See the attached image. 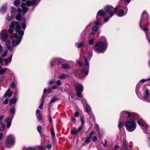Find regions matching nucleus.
Wrapping results in <instances>:
<instances>
[{"instance_id":"nucleus-1","label":"nucleus","mask_w":150,"mask_h":150,"mask_svg":"<svg viewBox=\"0 0 150 150\" xmlns=\"http://www.w3.org/2000/svg\"><path fill=\"white\" fill-rule=\"evenodd\" d=\"M25 19H24L23 22L22 23V28H21L18 23L16 21L11 22V25L9 26L8 32L11 34L13 32L14 28H15L16 33L13 36H11L10 39L12 41V44L10 40H7L6 42V48L8 50H11L14 47L18 45L21 42L24 34V31L26 28Z\"/></svg>"},{"instance_id":"nucleus-2","label":"nucleus","mask_w":150,"mask_h":150,"mask_svg":"<svg viewBox=\"0 0 150 150\" xmlns=\"http://www.w3.org/2000/svg\"><path fill=\"white\" fill-rule=\"evenodd\" d=\"M131 0H121L119 2V4L116 7H114L111 6H108L105 7L104 9L100 10L97 13V18L99 19V17L102 16H104L105 18L104 21L106 22L109 19L110 17H112L113 14L115 13L117 9H119L117 14L120 17H122L125 15L127 12V7H124L121 4H123L125 5H127L130 1Z\"/></svg>"},{"instance_id":"nucleus-3","label":"nucleus","mask_w":150,"mask_h":150,"mask_svg":"<svg viewBox=\"0 0 150 150\" xmlns=\"http://www.w3.org/2000/svg\"><path fill=\"white\" fill-rule=\"evenodd\" d=\"M88 44L84 46L86 49L87 51L89 50L86 57H84V61L82 65L83 69L80 71L76 70L74 71L76 76L79 79H83L88 74L89 68V61L92 56V53L90 47L88 46Z\"/></svg>"},{"instance_id":"nucleus-4","label":"nucleus","mask_w":150,"mask_h":150,"mask_svg":"<svg viewBox=\"0 0 150 150\" xmlns=\"http://www.w3.org/2000/svg\"><path fill=\"white\" fill-rule=\"evenodd\" d=\"M136 120H137L138 124L143 130L144 132L146 134H150V133L147 132L148 131L149 129V126L148 125H144L143 124L144 121L141 118H138L137 119L132 118L130 120L126 121L125 122V125L127 130L129 132H132L134 130L137 126L135 122Z\"/></svg>"},{"instance_id":"nucleus-5","label":"nucleus","mask_w":150,"mask_h":150,"mask_svg":"<svg viewBox=\"0 0 150 150\" xmlns=\"http://www.w3.org/2000/svg\"><path fill=\"white\" fill-rule=\"evenodd\" d=\"M107 44L105 38L101 37L94 45L95 51L99 53L104 52L107 48Z\"/></svg>"},{"instance_id":"nucleus-6","label":"nucleus","mask_w":150,"mask_h":150,"mask_svg":"<svg viewBox=\"0 0 150 150\" xmlns=\"http://www.w3.org/2000/svg\"><path fill=\"white\" fill-rule=\"evenodd\" d=\"M149 19V15L147 13V12L146 11H144L142 13V18L140 22L139 26L140 28L145 32L148 31V29L147 28H146V25H144L143 26H142L143 21L145 20V21H146L145 23H147Z\"/></svg>"},{"instance_id":"nucleus-7","label":"nucleus","mask_w":150,"mask_h":150,"mask_svg":"<svg viewBox=\"0 0 150 150\" xmlns=\"http://www.w3.org/2000/svg\"><path fill=\"white\" fill-rule=\"evenodd\" d=\"M81 100L84 105V107L86 111L89 113V115L91 117V119H90L89 120V122H91L92 121H94V115L91 112V108L88 105L84 99H82Z\"/></svg>"},{"instance_id":"nucleus-8","label":"nucleus","mask_w":150,"mask_h":150,"mask_svg":"<svg viewBox=\"0 0 150 150\" xmlns=\"http://www.w3.org/2000/svg\"><path fill=\"white\" fill-rule=\"evenodd\" d=\"M15 111V107L13 106L12 108L10 109L11 113L10 116L5 120V122L7 124V127L8 128H9L11 125L12 120Z\"/></svg>"},{"instance_id":"nucleus-9","label":"nucleus","mask_w":150,"mask_h":150,"mask_svg":"<svg viewBox=\"0 0 150 150\" xmlns=\"http://www.w3.org/2000/svg\"><path fill=\"white\" fill-rule=\"evenodd\" d=\"M120 118L122 120H128L132 119V115L131 112L127 111H123L120 113Z\"/></svg>"},{"instance_id":"nucleus-10","label":"nucleus","mask_w":150,"mask_h":150,"mask_svg":"<svg viewBox=\"0 0 150 150\" xmlns=\"http://www.w3.org/2000/svg\"><path fill=\"white\" fill-rule=\"evenodd\" d=\"M15 138L12 135L8 136L5 140V145L8 148L12 146L15 143Z\"/></svg>"},{"instance_id":"nucleus-11","label":"nucleus","mask_w":150,"mask_h":150,"mask_svg":"<svg viewBox=\"0 0 150 150\" xmlns=\"http://www.w3.org/2000/svg\"><path fill=\"white\" fill-rule=\"evenodd\" d=\"M36 0H31V1H28L26 2V4H22L21 5V7L23 10V13H24L27 11L28 8L26 6H36L37 4H36Z\"/></svg>"},{"instance_id":"nucleus-12","label":"nucleus","mask_w":150,"mask_h":150,"mask_svg":"<svg viewBox=\"0 0 150 150\" xmlns=\"http://www.w3.org/2000/svg\"><path fill=\"white\" fill-rule=\"evenodd\" d=\"M76 96L78 97L81 98L83 99L82 93L83 91V87L82 85L80 84L77 83L76 86Z\"/></svg>"},{"instance_id":"nucleus-13","label":"nucleus","mask_w":150,"mask_h":150,"mask_svg":"<svg viewBox=\"0 0 150 150\" xmlns=\"http://www.w3.org/2000/svg\"><path fill=\"white\" fill-rule=\"evenodd\" d=\"M8 35L7 31L5 30H3L0 33V39L4 42H5L8 38Z\"/></svg>"},{"instance_id":"nucleus-14","label":"nucleus","mask_w":150,"mask_h":150,"mask_svg":"<svg viewBox=\"0 0 150 150\" xmlns=\"http://www.w3.org/2000/svg\"><path fill=\"white\" fill-rule=\"evenodd\" d=\"M83 129V126L81 125L77 129L76 128H74L71 130V132L72 134L75 135V136L80 134H81V131Z\"/></svg>"},{"instance_id":"nucleus-15","label":"nucleus","mask_w":150,"mask_h":150,"mask_svg":"<svg viewBox=\"0 0 150 150\" xmlns=\"http://www.w3.org/2000/svg\"><path fill=\"white\" fill-rule=\"evenodd\" d=\"M104 17V16H100L99 19H97V16H96V19L97 21L96 22V25L94 26L92 28V30L94 31H96L98 30L99 29L98 26L101 25V23L99 22L102 18Z\"/></svg>"},{"instance_id":"nucleus-16","label":"nucleus","mask_w":150,"mask_h":150,"mask_svg":"<svg viewBox=\"0 0 150 150\" xmlns=\"http://www.w3.org/2000/svg\"><path fill=\"white\" fill-rule=\"evenodd\" d=\"M62 60L61 59L54 58L52 60L51 62V64L52 66L54 64H57L59 63H60L62 62Z\"/></svg>"},{"instance_id":"nucleus-17","label":"nucleus","mask_w":150,"mask_h":150,"mask_svg":"<svg viewBox=\"0 0 150 150\" xmlns=\"http://www.w3.org/2000/svg\"><path fill=\"white\" fill-rule=\"evenodd\" d=\"M12 54H10L8 59H5L4 60V61L5 62V64L7 66L8 64H10L12 60Z\"/></svg>"},{"instance_id":"nucleus-18","label":"nucleus","mask_w":150,"mask_h":150,"mask_svg":"<svg viewBox=\"0 0 150 150\" xmlns=\"http://www.w3.org/2000/svg\"><path fill=\"white\" fill-rule=\"evenodd\" d=\"M4 117V115H2L0 117V124L1 125V127L0 128V131H1L4 129L5 127V124L4 123H1V120L3 119Z\"/></svg>"},{"instance_id":"nucleus-19","label":"nucleus","mask_w":150,"mask_h":150,"mask_svg":"<svg viewBox=\"0 0 150 150\" xmlns=\"http://www.w3.org/2000/svg\"><path fill=\"white\" fill-rule=\"evenodd\" d=\"M149 91L148 89H146L143 96V98L146 100H147L149 98Z\"/></svg>"},{"instance_id":"nucleus-20","label":"nucleus","mask_w":150,"mask_h":150,"mask_svg":"<svg viewBox=\"0 0 150 150\" xmlns=\"http://www.w3.org/2000/svg\"><path fill=\"white\" fill-rule=\"evenodd\" d=\"M7 71V72H9L10 71L9 69L7 68H3L0 69V75L4 74Z\"/></svg>"},{"instance_id":"nucleus-21","label":"nucleus","mask_w":150,"mask_h":150,"mask_svg":"<svg viewBox=\"0 0 150 150\" xmlns=\"http://www.w3.org/2000/svg\"><path fill=\"white\" fill-rule=\"evenodd\" d=\"M12 92L9 89H8L4 97V98H6L7 97H10L12 95Z\"/></svg>"},{"instance_id":"nucleus-22","label":"nucleus","mask_w":150,"mask_h":150,"mask_svg":"<svg viewBox=\"0 0 150 150\" xmlns=\"http://www.w3.org/2000/svg\"><path fill=\"white\" fill-rule=\"evenodd\" d=\"M17 100V98L16 97L13 98L10 100L9 101V105L11 106L13 104H14V105H15L16 103Z\"/></svg>"},{"instance_id":"nucleus-23","label":"nucleus","mask_w":150,"mask_h":150,"mask_svg":"<svg viewBox=\"0 0 150 150\" xmlns=\"http://www.w3.org/2000/svg\"><path fill=\"white\" fill-rule=\"evenodd\" d=\"M69 77L67 74H62L59 76V79H64L67 78Z\"/></svg>"},{"instance_id":"nucleus-24","label":"nucleus","mask_w":150,"mask_h":150,"mask_svg":"<svg viewBox=\"0 0 150 150\" xmlns=\"http://www.w3.org/2000/svg\"><path fill=\"white\" fill-rule=\"evenodd\" d=\"M125 121L124 120H122L121 119V118H120V120L119 121V128L120 129L122 127L123 125L124 124V122Z\"/></svg>"},{"instance_id":"nucleus-25","label":"nucleus","mask_w":150,"mask_h":150,"mask_svg":"<svg viewBox=\"0 0 150 150\" xmlns=\"http://www.w3.org/2000/svg\"><path fill=\"white\" fill-rule=\"evenodd\" d=\"M7 6L6 5L3 6L1 8L0 11L2 13H4L6 10Z\"/></svg>"},{"instance_id":"nucleus-26","label":"nucleus","mask_w":150,"mask_h":150,"mask_svg":"<svg viewBox=\"0 0 150 150\" xmlns=\"http://www.w3.org/2000/svg\"><path fill=\"white\" fill-rule=\"evenodd\" d=\"M16 82L15 81L12 82L10 84V86L12 88H16Z\"/></svg>"},{"instance_id":"nucleus-27","label":"nucleus","mask_w":150,"mask_h":150,"mask_svg":"<svg viewBox=\"0 0 150 150\" xmlns=\"http://www.w3.org/2000/svg\"><path fill=\"white\" fill-rule=\"evenodd\" d=\"M62 67L64 69H69L70 68V66L66 64H63L62 65Z\"/></svg>"},{"instance_id":"nucleus-28","label":"nucleus","mask_w":150,"mask_h":150,"mask_svg":"<svg viewBox=\"0 0 150 150\" xmlns=\"http://www.w3.org/2000/svg\"><path fill=\"white\" fill-rule=\"evenodd\" d=\"M45 99V97L44 96H42V101L41 103L39 106V108L41 109H42L43 107V103H44V100Z\"/></svg>"},{"instance_id":"nucleus-29","label":"nucleus","mask_w":150,"mask_h":150,"mask_svg":"<svg viewBox=\"0 0 150 150\" xmlns=\"http://www.w3.org/2000/svg\"><path fill=\"white\" fill-rule=\"evenodd\" d=\"M83 43L81 42L80 43L78 42H76L75 43V46L78 48H81L83 45Z\"/></svg>"},{"instance_id":"nucleus-30","label":"nucleus","mask_w":150,"mask_h":150,"mask_svg":"<svg viewBox=\"0 0 150 150\" xmlns=\"http://www.w3.org/2000/svg\"><path fill=\"white\" fill-rule=\"evenodd\" d=\"M21 18V13H18L16 16V19L17 20L19 21L20 20Z\"/></svg>"},{"instance_id":"nucleus-31","label":"nucleus","mask_w":150,"mask_h":150,"mask_svg":"<svg viewBox=\"0 0 150 150\" xmlns=\"http://www.w3.org/2000/svg\"><path fill=\"white\" fill-rule=\"evenodd\" d=\"M36 115L38 120H42V115L41 113L36 114Z\"/></svg>"},{"instance_id":"nucleus-32","label":"nucleus","mask_w":150,"mask_h":150,"mask_svg":"<svg viewBox=\"0 0 150 150\" xmlns=\"http://www.w3.org/2000/svg\"><path fill=\"white\" fill-rule=\"evenodd\" d=\"M59 99L58 98H56V97H54L52 98V100H51L50 103H54L56 101L58 100Z\"/></svg>"},{"instance_id":"nucleus-33","label":"nucleus","mask_w":150,"mask_h":150,"mask_svg":"<svg viewBox=\"0 0 150 150\" xmlns=\"http://www.w3.org/2000/svg\"><path fill=\"white\" fill-rule=\"evenodd\" d=\"M20 2V0H16L14 1V4L16 6H18Z\"/></svg>"},{"instance_id":"nucleus-34","label":"nucleus","mask_w":150,"mask_h":150,"mask_svg":"<svg viewBox=\"0 0 150 150\" xmlns=\"http://www.w3.org/2000/svg\"><path fill=\"white\" fill-rule=\"evenodd\" d=\"M150 81V78L146 79H142L141 80L139 81L140 82H142L144 83L146 82L147 81Z\"/></svg>"},{"instance_id":"nucleus-35","label":"nucleus","mask_w":150,"mask_h":150,"mask_svg":"<svg viewBox=\"0 0 150 150\" xmlns=\"http://www.w3.org/2000/svg\"><path fill=\"white\" fill-rule=\"evenodd\" d=\"M13 16H11V17H9V14L8 13V14H7V16L6 18V19L8 21H11V20L13 19Z\"/></svg>"},{"instance_id":"nucleus-36","label":"nucleus","mask_w":150,"mask_h":150,"mask_svg":"<svg viewBox=\"0 0 150 150\" xmlns=\"http://www.w3.org/2000/svg\"><path fill=\"white\" fill-rule=\"evenodd\" d=\"M94 39H90L88 42V43L90 45H93L94 42Z\"/></svg>"},{"instance_id":"nucleus-37","label":"nucleus","mask_w":150,"mask_h":150,"mask_svg":"<svg viewBox=\"0 0 150 150\" xmlns=\"http://www.w3.org/2000/svg\"><path fill=\"white\" fill-rule=\"evenodd\" d=\"M16 10L13 7H11V8L10 12L11 13L14 12H16Z\"/></svg>"},{"instance_id":"nucleus-38","label":"nucleus","mask_w":150,"mask_h":150,"mask_svg":"<svg viewBox=\"0 0 150 150\" xmlns=\"http://www.w3.org/2000/svg\"><path fill=\"white\" fill-rule=\"evenodd\" d=\"M95 128L96 130V131H97V132H99V126L97 124H95Z\"/></svg>"},{"instance_id":"nucleus-39","label":"nucleus","mask_w":150,"mask_h":150,"mask_svg":"<svg viewBox=\"0 0 150 150\" xmlns=\"http://www.w3.org/2000/svg\"><path fill=\"white\" fill-rule=\"evenodd\" d=\"M146 37L148 40L149 42V44H150V35H149V33H146Z\"/></svg>"},{"instance_id":"nucleus-40","label":"nucleus","mask_w":150,"mask_h":150,"mask_svg":"<svg viewBox=\"0 0 150 150\" xmlns=\"http://www.w3.org/2000/svg\"><path fill=\"white\" fill-rule=\"evenodd\" d=\"M51 134H52V137L54 138L55 137V135L54 130L53 128H52V129L51 130Z\"/></svg>"},{"instance_id":"nucleus-41","label":"nucleus","mask_w":150,"mask_h":150,"mask_svg":"<svg viewBox=\"0 0 150 150\" xmlns=\"http://www.w3.org/2000/svg\"><path fill=\"white\" fill-rule=\"evenodd\" d=\"M42 129V127L40 125L38 126L37 127V130L40 133Z\"/></svg>"},{"instance_id":"nucleus-42","label":"nucleus","mask_w":150,"mask_h":150,"mask_svg":"<svg viewBox=\"0 0 150 150\" xmlns=\"http://www.w3.org/2000/svg\"><path fill=\"white\" fill-rule=\"evenodd\" d=\"M80 120L81 122L82 125H83L84 123V121L83 120V117H80Z\"/></svg>"},{"instance_id":"nucleus-43","label":"nucleus","mask_w":150,"mask_h":150,"mask_svg":"<svg viewBox=\"0 0 150 150\" xmlns=\"http://www.w3.org/2000/svg\"><path fill=\"white\" fill-rule=\"evenodd\" d=\"M56 84L58 86H60L62 84V83L60 80H58L57 81Z\"/></svg>"},{"instance_id":"nucleus-44","label":"nucleus","mask_w":150,"mask_h":150,"mask_svg":"<svg viewBox=\"0 0 150 150\" xmlns=\"http://www.w3.org/2000/svg\"><path fill=\"white\" fill-rule=\"evenodd\" d=\"M91 138V137H87L86 138V139L85 140V142H87V143L89 142H90Z\"/></svg>"},{"instance_id":"nucleus-45","label":"nucleus","mask_w":150,"mask_h":150,"mask_svg":"<svg viewBox=\"0 0 150 150\" xmlns=\"http://www.w3.org/2000/svg\"><path fill=\"white\" fill-rule=\"evenodd\" d=\"M3 58L1 57H0V64H1L2 65H3L4 64H3Z\"/></svg>"},{"instance_id":"nucleus-46","label":"nucleus","mask_w":150,"mask_h":150,"mask_svg":"<svg viewBox=\"0 0 150 150\" xmlns=\"http://www.w3.org/2000/svg\"><path fill=\"white\" fill-rule=\"evenodd\" d=\"M79 113L78 111H76V112H75L74 116L76 117H78L79 116Z\"/></svg>"},{"instance_id":"nucleus-47","label":"nucleus","mask_w":150,"mask_h":150,"mask_svg":"<svg viewBox=\"0 0 150 150\" xmlns=\"http://www.w3.org/2000/svg\"><path fill=\"white\" fill-rule=\"evenodd\" d=\"M9 100V99L8 98H7L4 101L3 103L4 104H7L8 103Z\"/></svg>"},{"instance_id":"nucleus-48","label":"nucleus","mask_w":150,"mask_h":150,"mask_svg":"<svg viewBox=\"0 0 150 150\" xmlns=\"http://www.w3.org/2000/svg\"><path fill=\"white\" fill-rule=\"evenodd\" d=\"M107 144V140L106 139H105L104 140V143H102V145L103 146L105 147L106 145Z\"/></svg>"},{"instance_id":"nucleus-49","label":"nucleus","mask_w":150,"mask_h":150,"mask_svg":"<svg viewBox=\"0 0 150 150\" xmlns=\"http://www.w3.org/2000/svg\"><path fill=\"white\" fill-rule=\"evenodd\" d=\"M46 146L48 149H50L51 148L52 145L51 144H48Z\"/></svg>"},{"instance_id":"nucleus-50","label":"nucleus","mask_w":150,"mask_h":150,"mask_svg":"<svg viewBox=\"0 0 150 150\" xmlns=\"http://www.w3.org/2000/svg\"><path fill=\"white\" fill-rule=\"evenodd\" d=\"M16 11L18 13H21L22 11V10L20 8H18L17 10H16Z\"/></svg>"},{"instance_id":"nucleus-51","label":"nucleus","mask_w":150,"mask_h":150,"mask_svg":"<svg viewBox=\"0 0 150 150\" xmlns=\"http://www.w3.org/2000/svg\"><path fill=\"white\" fill-rule=\"evenodd\" d=\"M49 121L50 124H52V120L51 116L50 115L49 116Z\"/></svg>"},{"instance_id":"nucleus-52","label":"nucleus","mask_w":150,"mask_h":150,"mask_svg":"<svg viewBox=\"0 0 150 150\" xmlns=\"http://www.w3.org/2000/svg\"><path fill=\"white\" fill-rule=\"evenodd\" d=\"M8 50H6L4 52V54H3L2 56L4 57L6 56L7 54Z\"/></svg>"},{"instance_id":"nucleus-53","label":"nucleus","mask_w":150,"mask_h":150,"mask_svg":"<svg viewBox=\"0 0 150 150\" xmlns=\"http://www.w3.org/2000/svg\"><path fill=\"white\" fill-rule=\"evenodd\" d=\"M4 136V134L2 133H0V139H2Z\"/></svg>"},{"instance_id":"nucleus-54","label":"nucleus","mask_w":150,"mask_h":150,"mask_svg":"<svg viewBox=\"0 0 150 150\" xmlns=\"http://www.w3.org/2000/svg\"><path fill=\"white\" fill-rule=\"evenodd\" d=\"M26 150H35V149L33 148L29 147L27 148Z\"/></svg>"},{"instance_id":"nucleus-55","label":"nucleus","mask_w":150,"mask_h":150,"mask_svg":"<svg viewBox=\"0 0 150 150\" xmlns=\"http://www.w3.org/2000/svg\"><path fill=\"white\" fill-rule=\"evenodd\" d=\"M97 139V137L96 136H94L93 138V141H95Z\"/></svg>"},{"instance_id":"nucleus-56","label":"nucleus","mask_w":150,"mask_h":150,"mask_svg":"<svg viewBox=\"0 0 150 150\" xmlns=\"http://www.w3.org/2000/svg\"><path fill=\"white\" fill-rule=\"evenodd\" d=\"M54 80H52L50 81L49 82V83L50 84H52L54 82Z\"/></svg>"},{"instance_id":"nucleus-57","label":"nucleus","mask_w":150,"mask_h":150,"mask_svg":"<svg viewBox=\"0 0 150 150\" xmlns=\"http://www.w3.org/2000/svg\"><path fill=\"white\" fill-rule=\"evenodd\" d=\"M3 50V47L2 45L0 44V53L2 52Z\"/></svg>"},{"instance_id":"nucleus-58","label":"nucleus","mask_w":150,"mask_h":150,"mask_svg":"<svg viewBox=\"0 0 150 150\" xmlns=\"http://www.w3.org/2000/svg\"><path fill=\"white\" fill-rule=\"evenodd\" d=\"M76 62L78 64L80 65H81V62H80V61L79 60H77L76 61Z\"/></svg>"},{"instance_id":"nucleus-59","label":"nucleus","mask_w":150,"mask_h":150,"mask_svg":"<svg viewBox=\"0 0 150 150\" xmlns=\"http://www.w3.org/2000/svg\"><path fill=\"white\" fill-rule=\"evenodd\" d=\"M94 134V132H91L90 134H89V137H91V136L93 135Z\"/></svg>"},{"instance_id":"nucleus-60","label":"nucleus","mask_w":150,"mask_h":150,"mask_svg":"<svg viewBox=\"0 0 150 150\" xmlns=\"http://www.w3.org/2000/svg\"><path fill=\"white\" fill-rule=\"evenodd\" d=\"M44 148L43 147H40L38 148V149H37V150L39 149V150H41L42 149Z\"/></svg>"},{"instance_id":"nucleus-61","label":"nucleus","mask_w":150,"mask_h":150,"mask_svg":"<svg viewBox=\"0 0 150 150\" xmlns=\"http://www.w3.org/2000/svg\"><path fill=\"white\" fill-rule=\"evenodd\" d=\"M48 93H50L51 91V88H48Z\"/></svg>"},{"instance_id":"nucleus-62","label":"nucleus","mask_w":150,"mask_h":150,"mask_svg":"<svg viewBox=\"0 0 150 150\" xmlns=\"http://www.w3.org/2000/svg\"><path fill=\"white\" fill-rule=\"evenodd\" d=\"M36 114H37V113L38 114L39 113H40V110L39 109H38L36 110Z\"/></svg>"},{"instance_id":"nucleus-63","label":"nucleus","mask_w":150,"mask_h":150,"mask_svg":"<svg viewBox=\"0 0 150 150\" xmlns=\"http://www.w3.org/2000/svg\"><path fill=\"white\" fill-rule=\"evenodd\" d=\"M47 91V89L46 88H45L44 89V91H43L44 92L43 94H44L45 93H46V92ZM43 96H44V95H43Z\"/></svg>"},{"instance_id":"nucleus-64","label":"nucleus","mask_w":150,"mask_h":150,"mask_svg":"<svg viewBox=\"0 0 150 150\" xmlns=\"http://www.w3.org/2000/svg\"><path fill=\"white\" fill-rule=\"evenodd\" d=\"M71 121L73 122H76V119L74 118H73L72 119Z\"/></svg>"}]
</instances>
